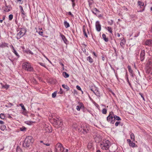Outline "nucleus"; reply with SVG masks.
<instances>
[{"instance_id":"obj_1","label":"nucleus","mask_w":152,"mask_h":152,"mask_svg":"<svg viewBox=\"0 0 152 152\" xmlns=\"http://www.w3.org/2000/svg\"><path fill=\"white\" fill-rule=\"evenodd\" d=\"M111 145V143L108 140H104L101 143L100 146L102 150H108L110 146Z\"/></svg>"},{"instance_id":"obj_2","label":"nucleus","mask_w":152,"mask_h":152,"mask_svg":"<svg viewBox=\"0 0 152 152\" xmlns=\"http://www.w3.org/2000/svg\"><path fill=\"white\" fill-rule=\"evenodd\" d=\"M34 139L31 136H28L25 140L24 142L23 143V146L25 147H28L31 145Z\"/></svg>"},{"instance_id":"obj_3","label":"nucleus","mask_w":152,"mask_h":152,"mask_svg":"<svg viewBox=\"0 0 152 152\" xmlns=\"http://www.w3.org/2000/svg\"><path fill=\"white\" fill-rule=\"evenodd\" d=\"M22 67L23 69L29 72L33 71V68L31 66V64L28 62H25L22 64Z\"/></svg>"},{"instance_id":"obj_4","label":"nucleus","mask_w":152,"mask_h":152,"mask_svg":"<svg viewBox=\"0 0 152 152\" xmlns=\"http://www.w3.org/2000/svg\"><path fill=\"white\" fill-rule=\"evenodd\" d=\"M19 29L20 31L17 34L16 38L18 39H20L25 35L26 32V30L25 28H20Z\"/></svg>"},{"instance_id":"obj_5","label":"nucleus","mask_w":152,"mask_h":152,"mask_svg":"<svg viewBox=\"0 0 152 152\" xmlns=\"http://www.w3.org/2000/svg\"><path fill=\"white\" fill-rule=\"evenodd\" d=\"M114 114L113 112H110L107 118V120L108 122L111 124H113L115 122L114 120Z\"/></svg>"},{"instance_id":"obj_6","label":"nucleus","mask_w":152,"mask_h":152,"mask_svg":"<svg viewBox=\"0 0 152 152\" xmlns=\"http://www.w3.org/2000/svg\"><path fill=\"white\" fill-rule=\"evenodd\" d=\"M56 119L53 118V120L54 121L55 124L58 126H61L63 122L61 118L58 116L56 117Z\"/></svg>"},{"instance_id":"obj_7","label":"nucleus","mask_w":152,"mask_h":152,"mask_svg":"<svg viewBox=\"0 0 152 152\" xmlns=\"http://www.w3.org/2000/svg\"><path fill=\"white\" fill-rule=\"evenodd\" d=\"M63 146L60 143H57L55 147V151L56 152H61Z\"/></svg>"},{"instance_id":"obj_8","label":"nucleus","mask_w":152,"mask_h":152,"mask_svg":"<svg viewBox=\"0 0 152 152\" xmlns=\"http://www.w3.org/2000/svg\"><path fill=\"white\" fill-rule=\"evenodd\" d=\"M63 146L60 143H57L55 147V151L56 152H61Z\"/></svg>"},{"instance_id":"obj_9","label":"nucleus","mask_w":152,"mask_h":152,"mask_svg":"<svg viewBox=\"0 0 152 152\" xmlns=\"http://www.w3.org/2000/svg\"><path fill=\"white\" fill-rule=\"evenodd\" d=\"M43 126V131H45V132L49 133L52 132L51 127L49 124H44Z\"/></svg>"},{"instance_id":"obj_10","label":"nucleus","mask_w":152,"mask_h":152,"mask_svg":"<svg viewBox=\"0 0 152 152\" xmlns=\"http://www.w3.org/2000/svg\"><path fill=\"white\" fill-rule=\"evenodd\" d=\"M81 128L83 130V132L84 134H86L89 131L88 125L86 124H83L82 125Z\"/></svg>"},{"instance_id":"obj_11","label":"nucleus","mask_w":152,"mask_h":152,"mask_svg":"<svg viewBox=\"0 0 152 152\" xmlns=\"http://www.w3.org/2000/svg\"><path fill=\"white\" fill-rule=\"evenodd\" d=\"M145 51L144 50H141L140 53V60L141 61H143L145 59Z\"/></svg>"},{"instance_id":"obj_12","label":"nucleus","mask_w":152,"mask_h":152,"mask_svg":"<svg viewBox=\"0 0 152 152\" xmlns=\"http://www.w3.org/2000/svg\"><path fill=\"white\" fill-rule=\"evenodd\" d=\"M4 11L6 12H8L10 11L12 9V7L10 5H7L5 4V6L4 7Z\"/></svg>"},{"instance_id":"obj_13","label":"nucleus","mask_w":152,"mask_h":152,"mask_svg":"<svg viewBox=\"0 0 152 152\" xmlns=\"http://www.w3.org/2000/svg\"><path fill=\"white\" fill-rule=\"evenodd\" d=\"M96 30L98 31H100L101 30V26L99 21H96L95 24Z\"/></svg>"},{"instance_id":"obj_14","label":"nucleus","mask_w":152,"mask_h":152,"mask_svg":"<svg viewBox=\"0 0 152 152\" xmlns=\"http://www.w3.org/2000/svg\"><path fill=\"white\" fill-rule=\"evenodd\" d=\"M137 3L138 5L141 8L142 6L144 7L143 8L142 10H140L139 11L140 12H143L145 10V6H144V3L140 1H138Z\"/></svg>"},{"instance_id":"obj_15","label":"nucleus","mask_w":152,"mask_h":152,"mask_svg":"<svg viewBox=\"0 0 152 152\" xmlns=\"http://www.w3.org/2000/svg\"><path fill=\"white\" fill-rule=\"evenodd\" d=\"M145 45L149 46H152V39L146 40L145 42Z\"/></svg>"},{"instance_id":"obj_16","label":"nucleus","mask_w":152,"mask_h":152,"mask_svg":"<svg viewBox=\"0 0 152 152\" xmlns=\"http://www.w3.org/2000/svg\"><path fill=\"white\" fill-rule=\"evenodd\" d=\"M84 108L83 104L82 103L80 102L78 103V105L76 107V109L78 111H80L81 108Z\"/></svg>"},{"instance_id":"obj_17","label":"nucleus","mask_w":152,"mask_h":152,"mask_svg":"<svg viewBox=\"0 0 152 152\" xmlns=\"http://www.w3.org/2000/svg\"><path fill=\"white\" fill-rule=\"evenodd\" d=\"M120 40L121 41L120 43V45L122 48H124V45H125L126 43L124 37H123L122 38H121Z\"/></svg>"},{"instance_id":"obj_18","label":"nucleus","mask_w":152,"mask_h":152,"mask_svg":"<svg viewBox=\"0 0 152 152\" xmlns=\"http://www.w3.org/2000/svg\"><path fill=\"white\" fill-rule=\"evenodd\" d=\"M87 148L89 150L93 149L94 148L93 143L91 142H89L87 145Z\"/></svg>"},{"instance_id":"obj_19","label":"nucleus","mask_w":152,"mask_h":152,"mask_svg":"<svg viewBox=\"0 0 152 152\" xmlns=\"http://www.w3.org/2000/svg\"><path fill=\"white\" fill-rule=\"evenodd\" d=\"M94 94L97 96L98 98L100 97V93L98 89H97V88H96L94 90Z\"/></svg>"},{"instance_id":"obj_20","label":"nucleus","mask_w":152,"mask_h":152,"mask_svg":"<svg viewBox=\"0 0 152 152\" xmlns=\"http://www.w3.org/2000/svg\"><path fill=\"white\" fill-rule=\"evenodd\" d=\"M60 36L61 37L64 42L66 43V42H67V40L65 36L61 33H60Z\"/></svg>"},{"instance_id":"obj_21","label":"nucleus","mask_w":152,"mask_h":152,"mask_svg":"<svg viewBox=\"0 0 152 152\" xmlns=\"http://www.w3.org/2000/svg\"><path fill=\"white\" fill-rule=\"evenodd\" d=\"M8 44L5 42L0 43V47L1 48H4L6 47H8Z\"/></svg>"},{"instance_id":"obj_22","label":"nucleus","mask_w":152,"mask_h":152,"mask_svg":"<svg viewBox=\"0 0 152 152\" xmlns=\"http://www.w3.org/2000/svg\"><path fill=\"white\" fill-rule=\"evenodd\" d=\"M19 7L20 9V12L21 14V15H24L25 14V12H24L23 9L22 7L20 5L19 6Z\"/></svg>"},{"instance_id":"obj_23","label":"nucleus","mask_w":152,"mask_h":152,"mask_svg":"<svg viewBox=\"0 0 152 152\" xmlns=\"http://www.w3.org/2000/svg\"><path fill=\"white\" fill-rule=\"evenodd\" d=\"M19 105L21 107L22 109L24 111V112H23V114H25V111H26V110L25 108L24 105L23 104L21 103L19 104Z\"/></svg>"},{"instance_id":"obj_24","label":"nucleus","mask_w":152,"mask_h":152,"mask_svg":"<svg viewBox=\"0 0 152 152\" xmlns=\"http://www.w3.org/2000/svg\"><path fill=\"white\" fill-rule=\"evenodd\" d=\"M92 13L95 14L96 15V13L97 12H99V11L96 8H94L92 10Z\"/></svg>"},{"instance_id":"obj_25","label":"nucleus","mask_w":152,"mask_h":152,"mask_svg":"<svg viewBox=\"0 0 152 152\" xmlns=\"http://www.w3.org/2000/svg\"><path fill=\"white\" fill-rule=\"evenodd\" d=\"M12 52L17 57V58H18L20 57V56L16 51V50L15 49L12 50Z\"/></svg>"},{"instance_id":"obj_26","label":"nucleus","mask_w":152,"mask_h":152,"mask_svg":"<svg viewBox=\"0 0 152 152\" xmlns=\"http://www.w3.org/2000/svg\"><path fill=\"white\" fill-rule=\"evenodd\" d=\"M114 120L115 121V120H116L117 121H121V119L118 116H117L116 115H115L114 114Z\"/></svg>"},{"instance_id":"obj_27","label":"nucleus","mask_w":152,"mask_h":152,"mask_svg":"<svg viewBox=\"0 0 152 152\" xmlns=\"http://www.w3.org/2000/svg\"><path fill=\"white\" fill-rule=\"evenodd\" d=\"M87 59L91 64L93 62V59L90 56L88 57Z\"/></svg>"},{"instance_id":"obj_28","label":"nucleus","mask_w":152,"mask_h":152,"mask_svg":"<svg viewBox=\"0 0 152 152\" xmlns=\"http://www.w3.org/2000/svg\"><path fill=\"white\" fill-rule=\"evenodd\" d=\"M64 25L65 27L67 28L70 27V25L69 23L66 21H65L64 22Z\"/></svg>"},{"instance_id":"obj_29","label":"nucleus","mask_w":152,"mask_h":152,"mask_svg":"<svg viewBox=\"0 0 152 152\" xmlns=\"http://www.w3.org/2000/svg\"><path fill=\"white\" fill-rule=\"evenodd\" d=\"M89 7H91L92 5L94 3L93 0H88Z\"/></svg>"},{"instance_id":"obj_30","label":"nucleus","mask_w":152,"mask_h":152,"mask_svg":"<svg viewBox=\"0 0 152 152\" xmlns=\"http://www.w3.org/2000/svg\"><path fill=\"white\" fill-rule=\"evenodd\" d=\"M102 37L103 39H104V41L106 42H107L108 41V38L106 37V36L105 34H103L102 35Z\"/></svg>"},{"instance_id":"obj_31","label":"nucleus","mask_w":152,"mask_h":152,"mask_svg":"<svg viewBox=\"0 0 152 152\" xmlns=\"http://www.w3.org/2000/svg\"><path fill=\"white\" fill-rule=\"evenodd\" d=\"M129 145L130 147L132 148L137 147V145H136L135 143L133 142H131L130 144H129Z\"/></svg>"},{"instance_id":"obj_32","label":"nucleus","mask_w":152,"mask_h":152,"mask_svg":"<svg viewBox=\"0 0 152 152\" xmlns=\"http://www.w3.org/2000/svg\"><path fill=\"white\" fill-rule=\"evenodd\" d=\"M131 139L133 141H135V136L134 133H132L130 134Z\"/></svg>"},{"instance_id":"obj_33","label":"nucleus","mask_w":152,"mask_h":152,"mask_svg":"<svg viewBox=\"0 0 152 152\" xmlns=\"http://www.w3.org/2000/svg\"><path fill=\"white\" fill-rule=\"evenodd\" d=\"M62 87L64 88V89H65L67 91H68L69 90L70 88L69 86H68L66 85H65V84L62 85Z\"/></svg>"},{"instance_id":"obj_34","label":"nucleus","mask_w":152,"mask_h":152,"mask_svg":"<svg viewBox=\"0 0 152 152\" xmlns=\"http://www.w3.org/2000/svg\"><path fill=\"white\" fill-rule=\"evenodd\" d=\"M63 75L65 78H67L69 76V75L66 72H64L62 74Z\"/></svg>"},{"instance_id":"obj_35","label":"nucleus","mask_w":152,"mask_h":152,"mask_svg":"<svg viewBox=\"0 0 152 152\" xmlns=\"http://www.w3.org/2000/svg\"><path fill=\"white\" fill-rule=\"evenodd\" d=\"M106 29H107V30H108V31L110 33H112V28L110 27H107L106 28Z\"/></svg>"},{"instance_id":"obj_36","label":"nucleus","mask_w":152,"mask_h":152,"mask_svg":"<svg viewBox=\"0 0 152 152\" xmlns=\"http://www.w3.org/2000/svg\"><path fill=\"white\" fill-rule=\"evenodd\" d=\"M6 128V126L4 125H2L0 126V129L2 131L4 130Z\"/></svg>"},{"instance_id":"obj_37","label":"nucleus","mask_w":152,"mask_h":152,"mask_svg":"<svg viewBox=\"0 0 152 152\" xmlns=\"http://www.w3.org/2000/svg\"><path fill=\"white\" fill-rule=\"evenodd\" d=\"M127 68H128V70H129V72L130 73H132V72H133V71L132 70V69L131 68V67L130 66H129V65L128 66H127Z\"/></svg>"},{"instance_id":"obj_38","label":"nucleus","mask_w":152,"mask_h":152,"mask_svg":"<svg viewBox=\"0 0 152 152\" xmlns=\"http://www.w3.org/2000/svg\"><path fill=\"white\" fill-rule=\"evenodd\" d=\"M83 46L84 48H82L81 50H83L84 53H86V50L85 48L86 47V45L84 44L83 45Z\"/></svg>"},{"instance_id":"obj_39","label":"nucleus","mask_w":152,"mask_h":152,"mask_svg":"<svg viewBox=\"0 0 152 152\" xmlns=\"http://www.w3.org/2000/svg\"><path fill=\"white\" fill-rule=\"evenodd\" d=\"M25 52L27 53H30L32 55L33 54V53L29 49H27V50H25Z\"/></svg>"},{"instance_id":"obj_40","label":"nucleus","mask_w":152,"mask_h":152,"mask_svg":"<svg viewBox=\"0 0 152 152\" xmlns=\"http://www.w3.org/2000/svg\"><path fill=\"white\" fill-rule=\"evenodd\" d=\"M0 118L2 119H4L5 118V115L4 114L1 113L0 114Z\"/></svg>"},{"instance_id":"obj_41","label":"nucleus","mask_w":152,"mask_h":152,"mask_svg":"<svg viewBox=\"0 0 152 152\" xmlns=\"http://www.w3.org/2000/svg\"><path fill=\"white\" fill-rule=\"evenodd\" d=\"M16 152H22V151L20 147H18L17 148Z\"/></svg>"},{"instance_id":"obj_42","label":"nucleus","mask_w":152,"mask_h":152,"mask_svg":"<svg viewBox=\"0 0 152 152\" xmlns=\"http://www.w3.org/2000/svg\"><path fill=\"white\" fill-rule=\"evenodd\" d=\"M57 94V91H55L52 93V96L53 98H55L56 97Z\"/></svg>"},{"instance_id":"obj_43","label":"nucleus","mask_w":152,"mask_h":152,"mask_svg":"<svg viewBox=\"0 0 152 152\" xmlns=\"http://www.w3.org/2000/svg\"><path fill=\"white\" fill-rule=\"evenodd\" d=\"M20 130L21 131H26V128L24 126L20 128Z\"/></svg>"},{"instance_id":"obj_44","label":"nucleus","mask_w":152,"mask_h":152,"mask_svg":"<svg viewBox=\"0 0 152 152\" xmlns=\"http://www.w3.org/2000/svg\"><path fill=\"white\" fill-rule=\"evenodd\" d=\"M68 149H66L63 147V149H62L61 152H68Z\"/></svg>"},{"instance_id":"obj_45","label":"nucleus","mask_w":152,"mask_h":152,"mask_svg":"<svg viewBox=\"0 0 152 152\" xmlns=\"http://www.w3.org/2000/svg\"><path fill=\"white\" fill-rule=\"evenodd\" d=\"M13 18V15L12 14H10L9 16V20H11Z\"/></svg>"},{"instance_id":"obj_46","label":"nucleus","mask_w":152,"mask_h":152,"mask_svg":"<svg viewBox=\"0 0 152 152\" xmlns=\"http://www.w3.org/2000/svg\"><path fill=\"white\" fill-rule=\"evenodd\" d=\"M39 64L40 65H41V66H43L45 68H47V66H46L45 65V64H44L43 63H41V62H39Z\"/></svg>"},{"instance_id":"obj_47","label":"nucleus","mask_w":152,"mask_h":152,"mask_svg":"<svg viewBox=\"0 0 152 152\" xmlns=\"http://www.w3.org/2000/svg\"><path fill=\"white\" fill-rule=\"evenodd\" d=\"M83 34H84V36H85V37H86V38H88V35H87L86 32L85 31V29L84 28L83 29Z\"/></svg>"},{"instance_id":"obj_48","label":"nucleus","mask_w":152,"mask_h":152,"mask_svg":"<svg viewBox=\"0 0 152 152\" xmlns=\"http://www.w3.org/2000/svg\"><path fill=\"white\" fill-rule=\"evenodd\" d=\"M107 110L105 108L103 109L102 110V113L104 114H106L107 113Z\"/></svg>"},{"instance_id":"obj_49","label":"nucleus","mask_w":152,"mask_h":152,"mask_svg":"<svg viewBox=\"0 0 152 152\" xmlns=\"http://www.w3.org/2000/svg\"><path fill=\"white\" fill-rule=\"evenodd\" d=\"M125 77L126 80L127 81H128L129 80L128 74L127 73H126Z\"/></svg>"},{"instance_id":"obj_50","label":"nucleus","mask_w":152,"mask_h":152,"mask_svg":"<svg viewBox=\"0 0 152 152\" xmlns=\"http://www.w3.org/2000/svg\"><path fill=\"white\" fill-rule=\"evenodd\" d=\"M113 21L112 20H110V21H109L108 23L110 25H112L113 24Z\"/></svg>"},{"instance_id":"obj_51","label":"nucleus","mask_w":152,"mask_h":152,"mask_svg":"<svg viewBox=\"0 0 152 152\" xmlns=\"http://www.w3.org/2000/svg\"><path fill=\"white\" fill-rule=\"evenodd\" d=\"M76 88L79 90L82 91L80 87L78 86H76Z\"/></svg>"},{"instance_id":"obj_52","label":"nucleus","mask_w":152,"mask_h":152,"mask_svg":"<svg viewBox=\"0 0 152 152\" xmlns=\"http://www.w3.org/2000/svg\"><path fill=\"white\" fill-rule=\"evenodd\" d=\"M3 87L4 88H5L7 89L9 88V86L7 85H5L3 86Z\"/></svg>"},{"instance_id":"obj_53","label":"nucleus","mask_w":152,"mask_h":152,"mask_svg":"<svg viewBox=\"0 0 152 152\" xmlns=\"http://www.w3.org/2000/svg\"><path fill=\"white\" fill-rule=\"evenodd\" d=\"M120 122L118 121L116 122L115 123V126H118V124H120Z\"/></svg>"},{"instance_id":"obj_54","label":"nucleus","mask_w":152,"mask_h":152,"mask_svg":"<svg viewBox=\"0 0 152 152\" xmlns=\"http://www.w3.org/2000/svg\"><path fill=\"white\" fill-rule=\"evenodd\" d=\"M67 13L69 15H71L72 17L73 16V15L72 13L70 12H68Z\"/></svg>"},{"instance_id":"obj_55","label":"nucleus","mask_w":152,"mask_h":152,"mask_svg":"<svg viewBox=\"0 0 152 152\" xmlns=\"http://www.w3.org/2000/svg\"><path fill=\"white\" fill-rule=\"evenodd\" d=\"M127 142L128 143L129 145V144H130L132 142H131V140L130 139H127Z\"/></svg>"},{"instance_id":"obj_56","label":"nucleus","mask_w":152,"mask_h":152,"mask_svg":"<svg viewBox=\"0 0 152 152\" xmlns=\"http://www.w3.org/2000/svg\"><path fill=\"white\" fill-rule=\"evenodd\" d=\"M102 59L103 61L105 60V56L104 55H103L102 56Z\"/></svg>"},{"instance_id":"obj_57","label":"nucleus","mask_w":152,"mask_h":152,"mask_svg":"<svg viewBox=\"0 0 152 152\" xmlns=\"http://www.w3.org/2000/svg\"><path fill=\"white\" fill-rule=\"evenodd\" d=\"M123 8L124 10H126V11H127L128 10V9L127 8H126V7H125L124 6L123 7Z\"/></svg>"},{"instance_id":"obj_58","label":"nucleus","mask_w":152,"mask_h":152,"mask_svg":"<svg viewBox=\"0 0 152 152\" xmlns=\"http://www.w3.org/2000/svg\"><path fill=\"white\" fill-rule=\"evenodd\" d=\"M10 47L12 48V50L15 49L14 47L12 45H10Z\"/></svg>"},{"instance_id":"obj_59","label":"nucleus","mask_w":152,"mask_h":152,"mask_svg":"<svg viewBox=\"0 0 152 152\" xmlns=\"http://www.w3.org/2000/svg\"><path fill=\"white\" fill-rule=\"evenodd\" d=\"M4 146H2L1 148H0V151H1L4 150Z\"/></svg>"},{"instance_id":"obj_60","label":"nucleus","mask_w":152,"mask_h":152,"mask_svg":"<svg viewBox=\"0 0 152 152\" xmlns=\"http://www.w3.org/2000/svg\"><path fill=\"white\" fill-rule=\"evenodd\" d=\"M60 65H61L63 67V69H64V64L61 62L60 63Z\"/></svg>"},{"instance_id":"obj_61","label":"nucleus","mask_w":152,"mask_h":152,"mask_svg":"<svg viewBox=\"0 0 152 152\" xmlns=\"http://www.w3.org/2000/svg\"><path fill=\"white\" fill-rule=\"evenodd\" d=\"M43 32L42 31H39V34L41 35L42 36L43 34Z\"/></svg>"},{"instance_id":"obj_62","label":"nucleus","mask_w":152,"mask_h":152,"mask_svg":"<svg viewBox=\"0 0 152 152\" xmlns=\"http://www.w3.org/2000/svg\"><path fill=\"white\" fill-rule=\"evenodd\" d=\"M43 144L44 145H45L47 146H49L50 145V144L49 143H46V144H45V143H43Z\"/></svg>"},{"instance_id":"obj_63","label":"nucleus","mask_w":152,"mask_h":152,"mask_svg":"<svg viewBox=\"0 0 152 152\" xmlns=\"http://www.w3.org/2000/svg\"><path fill=\"white\" fill-rule=\"evenodd\" d=\"M130 76L132 77H134V74H133V72H132V73H130Z\"/></svg>"},{"instance_id":"obj_64","label":"nucleus","mask_w":152,"mask_h":152,"mask_svg":"<svg viewBox=\"0 0 152 152\" xmlns=\"http://www.w3.org/2000/svg\"><path fill=\"white\" fill-rule=\"evenodd\" d=\"M44 152H52L51 150H46L44 151Z\"/></svg>"}]
</instances>
